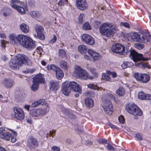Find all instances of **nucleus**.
I'll return each instance as SVG.
<instances>
[{
	"mask_svg": "<svg viewBox=\"0 0 151 151\" xmlns=\"http://www.w3.org/2000/svg\"><path fill=\"white\" fill-rule=\"evenodd\" d=\"M136 115H134V116L135 117H134V118L135 119H137L138 118V116H142V114H135Z\"/></svg>",
	"mask_w": 151,
	"mask_h": 151,
	"instance_id": "nucleus-63",
	"label": "nucleus"
},
{
	"mask_svg": "<svg viewBox=\"0 0 151 151\" xmlns=\"http://www.w3.org/2000/svg\"><path fill=\"white\" fill-rule=\"evenodd\" d=\"M78 51L81 54H83L87 52V48L84 45H81L78 47Z\"/></svg>",
	"mask_w": 151,
	"mask_h": 151,
	"instance_id": "nucleus-26",
	"label": "nucleus"
},
{
	"mask_svg": "<svg viewBox=\"0 0 151 151\" xmlns=\"http://www.w3.org/2000/svg\"><path fill=\"white\" fill-rule=\"evenodd\" d=\"M23 64L31 65L32 62L27 56L24 55L19 54L11 60L9 63V65L11 68L14 70H18L19 66H22Z\"/></svg>",
	"mask_w": 151,
	"mask_h": 151,
	"instance_id": "nucleus-3",
	"label": "nucleus"
},
{
	"mask_svg": "<svg viewBox=\"0 0 151 151\" xmlns=\"http://www.w3.org/2000/svg\"><path fill=\"white\" fill-rule=\"evenodd\" d=\"M107 142V140L104 139H100L99 140V142L100 143H106Z\"/></svg>",
	"mask_w": 151,
	"mask_h": 151,
	"instance_id": "nucleus-60",
	"label": "nucleus"
},
{
	"mask_svg": "<svg viewBox=\"0 0 151 151\" xmlns=\"http://www.w3.org/2000/svg\"><path fill=\"white\" fill-rule=\"evenodd\" d=\"M68 3V0H60L58 3V4L61 6L67 4Z\"/></svg>",
	"mask_w": 151,
	"mask_h": 151,
	"instance_id": "nucleus-40",
	"label": "nucleus"
},
{
	"mask_svg": "<svg viewBox=\"0 0 151 151\" xmlns=\"http://www.w3.org/2000/svg\"><path fill=\"white\" fill-rule=\"evenodd\" d=\"M12 1L13 4L11 5L13 9L17 10L21 14H25L24 2L21 1L20 0H12Z\"/></svg>",
	"mask_w": 151,
	"mask_h": 151,
	"instance_id": "nucleus-8",
	"label": "nucleus"
},
{
	"mask_svg": "<svg viewBox=\"0 0 151 151\" xmlns=\"http://www.w3.org/2000/svg\"><path fill=\"white\" fill-rule=\"evenodd\" d=\"M2 83L6 88H8L12 87L14 83L12 80L6 78L3 80Z\"/></svg>",
	"mask_w": 151,
	"mask_h": 151,
	"instance_id": "nucleus-18",
	"label": "nucleus"
},
{
	"mask_svg": "<svg viewBox=\"0 0 151 151\" xmlns=\"http://www.w3.org/2000/svg\"><path fill=\"white\" fill-rule=\"evenodd\" d=\"M120 24L121 26H123L126 27H127L128 28H129V24L127 22H121Z\"/></svg>",
	"mask_w": 151,
	"mask_h": 151,
	"instance_id": "nucleus-47",
	"label": "nucleus"
},
{
	"mask_svg": "<svg viewBox=\"0 0 151 151\" xmlns=\"http://www.w3.org/2000/svg\"><path fill=\"white\" fill-rule=\"evenodd\" d=\"M108 95L114 101L116 100V98L113 94H112L111 93H108Z\"/></svg>",
	"mask_w": 151,
	"mask_h": 151,
	"instance_id": "nucleus-55",
	"label": "nucleus"
},
{
	"mask_svg": "<svg viewBox=\"0 0 151 151\" xmlns=\"http://www.w3.org/2000/svg\"><path fill=\"white\" fill-rule=\"evenodd\" d=\"M88 70L91 72V73L95 77H97L98 76V73L97 72L96 68H88Z\"/></svg>",
	"mask_w": 151,
	"mask_h": 151,
	"instance_id": "nucleus-30",
	"label": "nucleus"
},
{
	"mask_svg": "<svg viewBox=\"0 0 151 151\" xmlns=\"http://www.w3.org/2000/svg\"><path fill=\"white\" fill-rule=\"evenodd\" d=\"M112 51L115 53H119L121 55L127 54L129 50H126L125 47L119 43L113 45L111 47Z\"/></svg>",
	"mask_w": 151,
	"mask_h": 151,
	"instance_id": "nucleus-9",
	"label": "nucleus"
},
{
	"mask_svg": "<svg viewBox=\"0 0 151 151\" xmlns=\"http://www.w3.org/2000/svg\"><path fill=\"white\" fill-rule=\"evenodd\" d=\"M135 46L139 50H141L144 47V45L142 44L137 43L135 44Z\"/></svg>",
	"mask_w": 151,
	"mask_h": 151,
	"instance_id": "nucleus-41",
	"label": "nucleus"
},
{
	"mask_svg": "<svg viewBox=\"0 0 151 151\" xmlns=\"http://www.w3.org/2000/svg\"><path fill=\"white\" fill-rule=\"evenodd\" d=\"M30 15L33 17H38L40 15V13L38 11H32L30 12Z\"/></svg>",
	"mask_w": 151,
	"mask_h": 151,
	"instance_id": "nucleus-35",
	"label": "nucleus"
},
{
	"mask_svg": "<svg viewBox=\"0 0 151 151\" xmlns=\"http://www.w3.org/2000/svg\"><path fill=\"white\" fill-rule=\"evenodd\" d=\"M104 109L105 112L108 113L112 112V106L109 100H105L104 101Z\"/></svg>",
	"mask_w": 151,
	"mask_h": 151,
	"instance_id": "nucleus-15",
	"label": "nucleus"
},
{
	"mask_svg": "<svg viewBox=\"0 0 151 151\" xmlns=\"http://www.w3.org/2000/svg\"><path fill=\"white\" fill-rule=\"evenodd\" d=\"M88 88L94 90H100L99 88L96 85L94 84H89L87 86Z\"/></svg>",
	"mask_w": 151,
	"mask_h": 151,
	"instance_id": "nucleus-38",
	"label": "nucleus"
},
{
	"mask_svg": "<svg viewBox=\"0 0 151 151\" xmlns=\"http://www.w3.org/2000/svg\"><path fill=\"white\" fill-rule=\"evenodd\" d=\"M106 148L107 149L110 150H113L114 149L113 147L110 145H108L106 147Z\"/></svg>",
	"mask_w": 151,
	"mask_h": 151,
	"instance_id": "nucleus-56",
	"label": "nucleus"
},
{
	"mask_svg": "<svg viewBox=\"0 0 151 151\" xmlns=\"http://www.w3.org/2000/svg\"><path fill=\"white\" fill-rule=\"evenodd\" d=\"M32 116L35 119L39 118L42 116V114H31Z\"/></svg>",
	"mask_w": 151,
	"mask_h": 151,
	"instance_id": "nucleus-43",
	"label": "nucleus"
},
{
	"mask_svg": "<svg viewBox=\"0 0 151 151\" xmlns=\"http://www.w3.org/2000/svg\"><path fill=\"white\" fill-rule=\"evenodd\" d=\"M116 93L120 96H123L124 94V90L122 87H119L116 91Z\"/></svg>",
	"mask_w": 151,
	"mask_h": 151,
	"instance_id": "nucleus-29",
	"label": "nucleus"
},
{
	"mask_svg": "<svg viewBox=\"0 0 151 151\" xmlns=\"http://www.w3.org/2000/svg\"><path fill=\"white\" fill-rule=\"evenodd\" d=\"M107 73L108 74L111 75L113 78H115L117 74L115 73L108 71Z\"/></svg>",
	"mask_w": 151,
	"mask_h": 151,
	"instance_id": "nucleus-50",
	"label": "nucleus"
},
{
	"mask_svg": "<svg viewBox=\"0 0 151 151\" xmlns=\"http://www.w3.org/2000/svg\"><path fill=\"white\" fill-rule=\"evenodd\" d=\"M138 97L141 100H148L151 99V95L148 94L144 93L143 91H141L139 93Z\"/></svg>",
	"mask_w": 151,
	"mask_h": 151,
	"instance_id": "nucleus-20",
	"label": "nucleus"
},
{
	"mask_svg": "<svg viewBox=\"0 0 151 151\" xmlns=\"http://www.w3.org/2000/svg\"><path fill=\"white\" fill-rule=\"evenodd\" d=\"M116 29V27L115 25L111 23L106 22L100 26L99 31L102 35L110 37L112 36L114 31Z\"/></svg>",
	"mask_w": 151,
	"mask_h": 151,
	"instance_id": "nucleus-6",
	"label": "nucleus"
},
{
	"mask_svg": "<svg viewBox=\"0 0 151 151\" xmlns=\"http://www.w3.org/2000/svg\"><path fill=\"white\" fill-rule=\"evenodd\" d=\"M109 125L110 127L112 129H114L116 128V126L114 124H111L110 123H109Z\"/></svg>",
	"mask_w": 151,
	"mask_h": 151,
	"instance_id": "nucleus-62",
	"label": "nucleus"
},
{
	"mask_svg": "<svg viewBox=\"0 0 151 151\" xmlns=\"http://www.w3.org/2000/svg\"><path fill=\"white\" fill-rule=\"evenodd\" d=\"M50 83V89L52 91H57L58 88V84L55 81H51Z\"/></svg>",
	"mask_w": 151,
	"mask_h": 151,
	"instance_id": "nucleus-24",
	"label": "nucleus"
},
{
	"mask_svg": "<svg viewBox=\"0 0 151 151\" xmlns=\"http://www.w3.org/2000/svg\"><path fill=\"white\" fill-rule=\"evenodd\" d=\"M83 80H87V79H93V77L91 76H90V74L85 70H84L81 74L80 75V77Z\"/></svg>",
	"mask_w": 151,
	"mask_h": 151,
	"instance_id": "nucleus-21",
	"label": "nucleus"
},
{
	"mask_svg": "<svg viewBox=\"0 0 151 151\" xmlns=\"http://www.w3.org/2000/svg\"><path fill=\"white\" fill-rule=\"evenodd\" d=\"M33 81L37 83H44L45 80L43 78V75L40 73L36 75L33 79Z\"/></svg>",
	"mask_w": 151,
	"mask_h": 151,
	"instance_id": "nucleus-19",
	"label": "nucleus"
},
{
	"mask_svg": "<svg viewBox=\"0 0 151 151\" xmlns=\"http://www.w3.org/2000/svg\"><path fill=\"white\" fill-rule=\"evenodd\" d=\"M76 5L78 8L81 10L86 9L88 7L86 0H76Z\"/></svg>",
	"mask_w": 151,
	"mask_h": 151,
	"instance_id": "nucleus-14",
	"label": "nucleus"
},
{
	"mask_svg": "<svg viewBox=\"0 0 151 151\" xmlns=\"http://www.w3.org/2000/svg\"><path fill=\"white\" fill-rule=\"evenodd\" d=\"M118 120L119 122L122 124H123L124 122V117L122 115H121L119 117Z\"/></svg>",
	"mask_w": 151,
	"mask_h": 151,
	"instance_id": "nucleus-45",
	"label": "nucleus"
},
{
	"mask_svg": "<svg viewBox=\"0 0 151 151\" xmlns=\"http://www.w3.org/2000/svg\"><path fill=\"white\" fill-rule=\"evenodd\" d=\"M50 133L49 135L53 137L54 135V134L55 133V131L52 130V131H50Z\"/></svg>",
	"mask_w": 151,
	"mask_h": 151,
	"instance_id": "nucleus-61",
	"label": "nucleus"
},
{
	"mask_svg": "<svg viewBox=\"0 0 151 151\" xmlns=\"http://www.w3.org/2000/svg\"><path fill=\"white\" fill-rule=\"evenodd\" d=\"M12 116L19 120L23 119L24 117V114H12Z\"/></svg>",
	"mask_w": 151,
	"mask_h": 151,
	"instance_id": "nucleus-28",
	"label": "nucleus"
},
{
	"mask_svg": "<svg viewBox=\"0 0 151 151\" xmlns=\"http://www.w3.org/2000/svg\"><path fill=\"white\" fill-rule=\"evenodd\" d=\"M30 106L29 105H25L24 106V108L28 111L29 110V107Z\"/></svg>",
	"mask_w": 151,
	"mask_h": 151,
	"instance_id": "nucleus-64",
	"label": "nucleus"
},
{
	"mask_svg": "<svg viewBox=\"0 0 151 151\" xmlns=\"http://www.w3.org/2000/svg\"><path fill=\"white\" fill-rule=\"evenodd\" d=\"M136 137L138 140H141L142 139V135L140 133L137 134L136 135Z\"/></svg>",
	"mask_w": 151,
	"mask_h": 151,
	"instance_id": "nucleus-53",
	"label": "nucleus"
},
{
	"mask_svg": "<svg viewBox=\"0 0 151 151\" xmlns=\"http://www.w3.org/2000/svg\"><path fill=\"white\" fill-rule=\"evenodd\" d=\"M88 53L90 56L94 60H96L99 58V54L92 50L89 49L88 51Z\"/></svg>",
	"mask_w": 151,
	"mask_h": 151,
	"instance_id": "nucleus-22",
	"label": "nucleus"
},
{
	"mask_svg": "<svg viewBox=\"0 0 151 151\" xmlns=\"http://www.w3.org/2000/svg\"><path fill=\"white\" fill-rule=\"evenodd\" d=\"M84 18V14H81L78 17V19L80 23H81L82 22Z\"/></svg>",
	"mask_w": 151,
	"mask_h": 151,
	"instance_id": "nucleus-48",
	"label": "nucleus"
},
{
	"mask_svg": "<svg viewBox=\"0 0 151 151\" xmlns=\"http://www.w3.org/2000/svg\"><path fill=\"white\" fill-rule=\"evenodd\" d=\"M101 22H100L95 21L94 24V26L96 28L98 27L99 25L100 24Z\"/></svg>",
	"mask_w": 151,
	"mask_h": 151,
	"instance_id": "nucleus-51",
	"label": "nucleus"
},
{
	"mask_svg": "<svg viewBox=\"0 0 151 151\" xmlns=\"http://www.w3.org/2000/svg\"><path fill=\"white\" fill-rule=\"evenodd\" d=\"M127 54L129 55V57L134 62L136 66L143 68L145 67L150 68L147 64L143 63L141 62V60L147 61L149 59L148 58L143 57L142 54H139L133 50H129Z\"/></svg>",
	"mask_w": 151,
	"mask_h": 151,
	"instance_id": "nucleus-4",
	"label": "nucleus"
},
{
	"mask_svg": "<svg viewBox=\"0 0 151 151\" xmlns=\"http://www.w3.org/2000/svg\"><path fill=\"white\" fill-rule=\"evenodd\" d=\"M40 105H45L46 107V108H44L42 109H34V111L36 113H45L47 112L49 110V104L48 103H46L45 100L44 99H40L38 101Z\"/></svg>",
	"mask_w": 151,
	"mask_h": 151,
	"instance_id": "nucleus-12",
	"label": "nucleus"
},
{
	"mask_svg": "<svg viewBox=\"0 0 151 151\" xmlns=\"http://www.w3.org/2000/svg\"><path fill=\"white\" fill-rule=\"evenodd\" d=\"M37 103V101H35L32 104L31 106L33 107H35L38 106Z\"/></svg>",
	"mask_w": 151,
	"mask_h": 151,
	"instance_id": "nucleus-58",
	"label": "nucleus"
},
{
	"mask_svg": "<svg viewBox=\"0 0 151 151\" xmlns=\"http://www.w3.org/2000/svg\"><path fill=\"white\" fill-rule=\"evenodd\" d=\"M51 149L53 151H59L60 150V147L55 146L52 147Z\"/></svg>",
	"mask_w": 151,
	"mask_h": 151,
	"instance_id": "nucleus-49",
	"label": "nucleus"
},
{
	"mask_svg": "<svg viewBox=\"0 0 151 151\" xmlns=\"http://www.w3.org/2000/svg\"><path fill=\"white\" fill-rule=\"evenodd\" d=\"M10 42L17 45L19 44L22 47L29 50L33 49L36 47V44L34 41L30 37L23 35H16L10 34L9 36Z\"/></svg>",
	"mask_w": 151,
	"mask_h": 151,
	"instance_id": "nucleus-1",
	"label": "nucleus"
},
{
	"mask_svg": "<svg viewBox=\"0 0 151 151\" xmlns=\"http://www.w3.org/2000/svg\"><path fill=\"white\" fill-rule=\"evenodd\" d=\"M82 39L85 42L90 45H93L95 42L93 38L87 34H83L82 36Z\"/></svg>",
	"mask_w": 151,
	"mask_h": 151,
	"instance_id": "nucleus-13",
	"label": "nucleus"
},
{
	"mask_svg": "<svg viewBox=\"0 0 151 151\" xmlns=\"http://www.w3.org/2000/svg\"><path fill=\"white\" fill-rule=\"evenodd\" d=\"M56 40L57 37L56 36L54 35L53 38L50 41V42L52 43H54L56 42Z\"/></svg>",
	"mask_w": 151,
	"mask_h": 151,
	"instance_id": "nucleus-54",
	"label": "nucleus"
},
{
	"mask_svg": "<svg viewBox=\"0 0 151 151\" xmlns=\"http://www.w3.org/2000/svg\"><path fill=\"white\" fill-rule=\"evenodd\" d=\"M35 29L37 34H38L42 33L44 30V28L41 26L37 25L35 27Z\"/></svg>",
	"mask_w": 151,
	"mask_h": 151,
	"instance_id": "nucleus-34",
	"label": "nucleus"
},
{
	"mask_svg": "<svg viewBox=\"0 0 151 151\" xmlns=\"http://www.w3.org/2000/svg\"><path fill=\"white\" fill-rule=\"evenodd\" d=\"M60 67L63 69H67L68 67V65L65 61H62L60 63Z\"/></svg>",
	"mask_w": 151,
	"mask_h": 151,
	"instance_id": "nucleus-32",
	"label": "nucleus"
},
{
	"mask_svg": "<svg viewBox=\"0 0 151 151\" xmlns=\"http://www.w3.org/2000/svg\"><path fill=\"white\" fill-rule=\"evenodd\" d=\"M125 37L127 40H133L142 43H146L151 41V36L149 32L134 33L126 34Z\"/></svg>",
	"mask_w": 151,
	"mask_h": 151,
	"instance_id": "nucleus-2",
	"label": "nucleus"
},
{
	"mask_svg": "<svg viewBox=\"0 0 151 151\" xmlns=\"http://www.w3.org/2000/svg\"><path fill=\"white\" fill-rule=\"evenodd\" d=\"M127 64L126 63V62H124L121 65V67L123 69H125L126 68H127Z\"/></svg>",
	"mask_w": 151,
	"mask_h": 151,
	"instance_id": "nucleus-57",
	"label": "nucleus"
},
{
	"mask_svg": "<svg viewBox=\"0 0 151 151\" xmlns=\"http://www.w3.org/2000/svg\"><path fill=\"white\" fill-rule=\"evenodd\" d=\"M13 109L15 113H24V111L21 108L17 106L14 107Z\"/></svg>",
	"mask_w": 151,
	"mask_h": 151,
	"instance_id": "nucleus-33",
	"label": "nucleus"
},
{
	"mask_svg": "<svg viewBox=\"0 0 151 151\" xmlns=\"http://www.w3.org/2000/svg\"><path fill=\"white\" fill-rule=\"evenodd\" d=\"M89 96L91 97H93L95 96L96 94L94 91H90L88 93Z\"/></svg>",
	"mask_w": 151,
	"mask_h": 151,
	"instance_id": "nucleus-52",
	"label": "nucleus"
},
{
	"mask_svg": "<svg viewBox=\"0 0 151 151\" xmlns=\"http://www.w3.org/2000/svg\"><path fill=\"white\" fill-rule=\"evenodd\" d=\"M82 27L84 30H88L91 29V27L88 22H86L83 25Z\"/></svg>",
	"mask_w": 151,
	"mask_h": 151,
	"instance_id": "nucleus-39",
	"label": "nucleus"
},
{
	"mask_svg": "<svg viewBox=\"0 0 151 151\" xmlns=\"http://www.w3.org/2000/svg\"><path fill=\"white\" fill-rule=\"evenodd\" d=\"M17 134L14 133L12 134L9 131L5 130V128L4 127H0V138L6 141H9L10 138L11 142L13 143L17 141Z\"/></svg>",
	"mask_w": 151,
	"mask_h": 151,
	"instance_id": "nucleus-7",
	"label": "nucleus"
},
{
	"mask_svg": "<svg viewBox=\"0 0 151 151\" xmlns=\"http://www.w3.org/2000/svg\"><path fill=\"white\" fill-rule=\"evenodd\" d=\"M71 89L75 92L80 93L82 92V90L80 85L75 82L63 83L62 85V91L65 95L68 96Z\"/></svg>",
	"mask_w": 151,
	"mask_h": 151,
	"instance_id": "nucleus-5",
	"label": "nucleus"
},
{
	"mask_svg": "<svg viewBox=\"0 0 151 151\" xmlns=\"http://www.w3.org/2000/svg\"><path fill=\"white\" fill-rule=\"evenodd\" d=\"M85 103L88 107H92L94 105L93 100L90 98H87L85 99Z\"/></svg>",
	"mask_w": 151,
	"mask_h": 151,
	"instance_id": "nucleus-23",
	"label": "nucleus"
},
{
	"mask_svg": "<svg viewBox=\"0 0 151 151\" xmlns=\"http://www.w3.org/2000/svg\"><path fill=\"white\" fill-rule=\"evenodd\" d=\"M134 76L137 80L143 83L148 82L150 79V76L146 74H139V73H136L134 74Z\"/></svg>",
	"mask_w": 151,
	"mask_h": 151,
	"instance_id": "nucleus-11",
	"label": "nucleus"
},
{
	"mask_svg": "<svg viewBox=\"0 0 151 151\" xmlns=\"http://www.w3.org/2000/svg\"><path fill=\"white\" fill-rule=\"evenodd\" d=\"M37 36L38 38L41 40H43L45 39V36L42 33L37 34Z\"/></svg>",
	"mask_w": 151,
	"mask_h": 151,
	"instance_id": "nucleus-44",
	"label": "nucleus"
},
{
	"mask_svg": "<svg viewBox=\"0 0 151 151\" xmlns=\"http://www.w3.org/2000/svg\"><path fill=\"white\" fill-rule=\"evenodd\" d=\"M126 62L127 67H130L133 65V63L132 62Z\"/></svg>",
	"mask_w": 151,
	"mask_h": 151,
	"instance_id": "nucleus-59",
	"label": "nucleus"
},
{
	"mask_svg": "<svg viewBox=\"0 0 151 151\" xmlns=\"http://www.w3.org/2000/svg\"><path fill=\"white\" fill-rule=\"evenodd\" d=\"M58 55L62 58L65 57L66 54L65 51L63 49L60 50L58 52Z\"/></svg>",
	"mask_w": 151,
	"mask_h": 151,
	"instance_id": "nucleus-37",
	"label": "nucleus"
},
{
	"mask_svg": "<svg viewBox=\"0 0 151 151\" xmlns=\"http://www.w3.org/2000/svg\"><path fill=\"white\" fill-rule=\"evenodd\" d=\"M31 89L35 91L38 88V84L33 81V84L31 87Z\"/></svg>",
	"mask_w": 151,
	"mask_h": 151,
	"instance_id": "nucleus-36",
	"label": "nucleus"
},
{
	"mask_svg": "<svg viewBox=\"0 0 151 151\" xmlns=\"http://www.w3.org/2000/svg\"><path fill=\"white\" fill-rule=\"evenodd\" d=\"M38 143L36 140L32 137H30L28 141L27 146L30 148H35L37 146Z\"/></svg>",
	"mask_w": 151,
	"mask_h": 151,
	"instance_id": "nucleus-17",
	"label": "nucleus"
},
{
	"mask_svg": "<svg viewBox=\"0 0 151 151\" xmlns=\"http://www.w3.org/2000/svg\"><path fill=\"white\" fill-rule=\"evenodd\" d=\"M58 69V70L56 72V76L58 79H60L63 77L64 73L60 68Z\"/></svg>",
	"mask_w": 151,
	"mask_h": 151,
	"instance_id": "nucleus-27",
	"label": "nucleus"
},
{
	"mask_svg": "<svg viewBox=\"0 0 151 151\" xmlns=\"http://www.w3.org/2000/svg\"><path fill=\"white\" fill-rule=\"evenodd\" d=\"M102 77L103 79L106 81H110L111 78L110 77L105 74H103L102 75Z\"/></svg>",
	"mask_w": 151,
	"mask_h": 151,
	"instance_id": "nucleus-42",
	"label": "nucleus"
},
{
	"mask_svg": "<svg viewBox=\"0 0 151 151\" xmlns=\"http://www.w3.org/2000/svg\"><path fill=\"white\" fill-rule=\"evenodd\" d=\"M67 114V116H68V119H74L76 117L75 116L74 114Z\"/></svg>",
	"mask_w": 151,
	"mask_h": 151,
	"instance_id": "nucleus-46",
	"label": "nucleus"
},
{
	"mask_svg": "<svg viewBox=\"0 0 151 151\" xmlns=\"http://www.w3.org/2000/svg\"><path fill=\"white\" fill-rule=\"evenodd\" d=\"M84 70L79 66L76 65L74 68V71L73 74L75 78H79L80 75Z\"/></svg>",
	"mask_w": 151,
	"mask_h": 151,
	"instance_id": "nucleus-16",
	"label": "nucleus"
},
{
	"mask_svg": "<svg viewBox=\"0 0 151 151\" xmlns=\"http://www.w3.org/2000/svg\"><path fill=\"white\" fill-rule=\"evenodd\" d=\"M47 68L48 70H52L56 72L58 70V68H60L53 64H52L50 65L47 66Z\"/></svg>",
	"mask_w": 151,
	"mask_h": 151,
	"instance_id": "nucleus-31",
	"label": "nucleus"
},
{
	"mask_svg": "<svg viewBox=\"0 0 151 151\" xmlns=\"http://www.w3.org/2000/svg\"><path fill=\"white\" fill-rule=\"evenodd\" d=\"M125 109L129 113H142L141 109L134 103L127 104L126 106Z\"/></svg>",
	"mask_w": 151,
	"mask_h": 151,
	"instance_id": "nucleus-10",
	"label": "nucleus"
},
{
	"mask_svg": "<svg viewBox=\"0 0 151 151\" xmlns=\"http://www.w3.org/2000/svg\"><path fill=\"white\" fill-rule=\"evenodd\" d=\"M20 27L22 31L25 33H27L29 31V26L24 23L21 24L20 26Z\"/></svg>",
	"mask_w": 151,
	"mask_h": 151,
	"instance_id": "nucleus-25",
	"label": "nucleus"
}]
</instances>
